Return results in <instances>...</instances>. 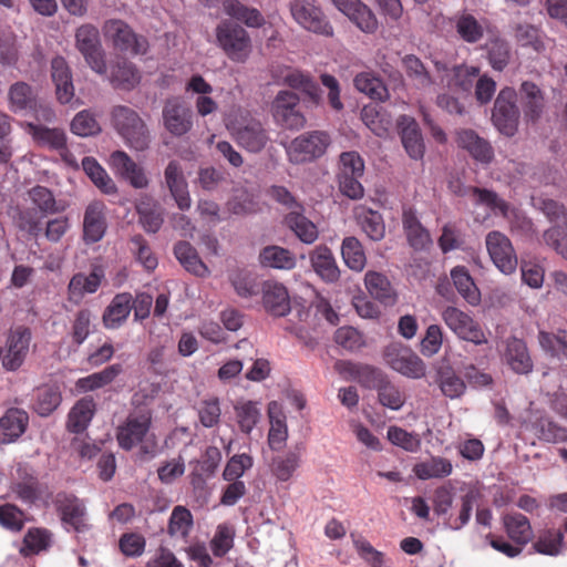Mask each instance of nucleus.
Instances as JSON below:
<instances>
[{"label": "nucleus", "mask_w": 567, "mask_h": 567, "mask_svg": "<svg viewBox=\"0 0 567 567\" xmlns=\"http://www.w3.org/2000/svg\"><path fill=\"white\" fill-rule=\"evenodd\" d=\"M216 41L226 56L235 63H245L251 55L252 42L245 28L230 20L216 27Z\"/></svg>", "instance_id": "f257e3e1"}, {"label": "nucleus", "mask_w": 567, "mask_h": 567, "mask_svg": "<svg viewBox=\"0 0 567 567\" xmlns=\"http://www.w3.org/2000/svg\"><path fill=\"white\" fill-rule=\"evenodd\" d=\"M112 122L125 143L136 150L148 147L151 137L145 122L136 111L125 105H117L112 111Z\"/></svg>", "instance_id": "f03ea898"}, {"label": "nucleus", "mask_w": 567, "mask_h": 567, "mask_svg": "<svg viewBox=\"0 0 567 567\" xmlns=\"http://www.w3.org/2000/svg\"><path fill=\"white\" fill-rule=\"evenodd\" d=\"M331 144L330 135L324 131L305 132L285 146L289 163L302 165L322 157Z\"/></svg>", "instance_id": "7ed1b4c3"}, {"label": "nucleus", "mask_w": 567, "mask_h": 567, "mask_svg": "<svg viewBox=\"0 0 567 567\" xmlns=\"http://www.w3.org/2000/svg\"><path fill=\"white\" fill-rule=\"evenodd\" d=\"M229 130L236 143L250 153L261 152L270 141L260 120L248 112L239 114L230 123Z\"/></svg>", "instance_id": "20e7f679"}, {"label": "nucleus", "mask_w": 567, "mask_h": 567, "mask_svg": "<svg viewBox=\"0 0 567 567\" xmlns=\"http://www.w3.org/2000/svg\"><path fill=\"white\" fill-rule=\"evenodd\" d=\"M441 318L447 328L461 340L475 346L488 342L487 336L478 321L470 313L454 306H447L441 311Z\"/></svg>", "instance_id": "39448f33"}, {"label": "nucleus", "mask_w": 567, "mask_h": 567, "mask_svg": "<svg viewBox=\"0 0 567 567\" xmlns=\"http://www.w3.org/2000/svg\"><path fill=\"white\" fill-rule=\"evenodd\" d=\"M519 109L517 92L509 86L503 87L494 102L492 121L495 127L506 136H513L518 128Z\"/></svg>", "instance_id": "423d86ee"}, {"label": "nucleus", "mask_w": 567, "mask_h": 567, "mask_svg": "<svg viewBox=\"0 0 567 567\" xmlns=\"http://www.w3.org/2000/svg\"><path fill=\"white\" fill-rule=\"evenodd\" d=\"M75 48L94 72L101 75L106 73L105 53L96 27L93 24L79 27L75 32Z\"/></svg>", "instance_id": "0eeeda50"}, {"label": "nucleus", "mask_w": 567, "mask_h": 567, "mask_svg": "<svg viewBox=\"0 0 567 567\" xmlns=\"http://www.w3.org/2000/svg\"><path fill=\"white\" fill-rule=\"evenodd\" d=\"M52 502L62 524L76 533L89 529L86 506L82 499L72 493L59 492Z\"/></svg>", "instance_id": "6e6552de"}, {"label": "nucleus", "mask_w": 567, "mask_h": 567, "mask_svg": "<svg viewBox=\"0 0 567 567\" xmlns=\"http://www.w3.org/2000/svg\"><path fill=\"white\" fill-rule=\"evenodd\" d=\"M104 34L114 48L131 54H145L148 42L145 37L136 34L132 28L118 19L107 20L103 27Z\"/></svg>", "instance_id": "1a4fd4ad"}, {"label": "nucleus", "mask_w": 567, "mask_h": 567, "mask_svg": "<svg viewBox=\"0 0 567 567\" xmlns=\"http://www.w3.org/2000/svg\"><path fill=\"white\" fill-rule=\"evenodd\" d=\"M299 96L291 91H279L272 101L271 113L275 122L286 130H300L306 117L299 110Z\"/></svg>", "instance_id": "9d476101"}, {"label": "nucleus", "mask_w": 567, "mask_h": 567, "mask_svg": "<svg viewBox=\"0 0 567 567\" xmlns=\"http://www.w3.org/2000/svg\"><path fill=\"white\" fill-rule=\"evenodd\" d=\"M486 249L495 267L505 275L515 272L518 259L509 238L498 231L492 230L485 238Z\"/></svg>", "instance_id": "9b49d317"}, {"label": "nucleus", "mask_w": 567, "mask_h": 567, "mask_svg": "<svg viewBox=\"0 0 567 567\" xmlns=\"http://www.w3.org/2000/svg\"><path fill=\"white\" fill-rule=\"evenodd\" d=\"M151 423L152 413L148 410L130 413L125 422L117 427L116 439L118 445L125 451H131L144 441L150 431Z\"/></svg>", "instance_id": "f8f14e48"}, {"label": "nucleus", "mask_w": 567, "mask_h": 567, "mask_svg": "<svg viewBox=\"0 0 567 567\" xmlns=\"http://www.w3.org/2000/svg\"><path fill=\"white\" fill-rule=\"evenodd\" d=\"M290 12L295 21L308 31L332 37L333 28L326 19L320 8L305 0H295L290 3Z\"/></svg>", "instance_id": "ddd939ff"}, {"label": "nucleus", "mask_w": 567, "mask_h": 567, "mask_svg": "<svg viewBox=\"0 0 567 567\" xmlns=\"http://www.w3.org/2000/svg\"><path fill=\"white\" fill-rule=\"evenodd\" d=\"M164 127L174 136H183L193 126V112L179 97H169L165 101L163 111Z\"/></svg>", "instance_id": "4468645a"}, {"label": "nucleus", "mask_w": 567, "mask_h": 567, "mask_svg": "<svg viewBox=\"0 0 567 567\" xmlns=\"http://www.w3.org/2000/svg\"><path fill=\"white\" fill-rule=\"evenodd\" d=\"M501 358L517 374H528L533 371L534 363L526 342L523 339L511 336L502 341Z\"/></svg>", "instance_id": "2eb2a0df"}, {"label": "nucleus", "mask_w": 567, "mask_h": 567, "mask_svg": "<svg viewBox=\"0 0 567 567\" xmlns=\"http://www.w3.org/2000/svg\"><path fill=\"white\" fill-rule=\"evenodd\" d=\"M384 359L393 370L408 378L419 379L425 374L423 360L409 350L388 349Z\"/></svg>", "instance_id": "dca6fc26"}, {"label": "nucleus", "mask_w": 567, "mask_h": 567, "mask_svg": "<svg viewBox=\"0 0 567 567\" xmlns=\"http://www.w3.org/2000/svg\"><path fill=\"white\" fill-rule=\"evenodd\" d=\"M18 478L10 484V492L24 504L33 505L40 499L47 487L40 483L38 477L25 468H18Z\"/></svg>", "instance_id": "f3484780"}, {"label": "nucleus", "mask_w": 567, "mask_h": 567, "mask_svg": "<svg viewBox=\"0 0 567 567\" xmlns=\"http://www.w3.org/2000/svg\"><path fill=\"white\" fill-rule=\"evenodd\" d=\"M164 178L178 208L181 210H188L190 208L192 199L182 165L177 161H171L168 163L164 171Z\"/></svg>", "instance_id": "a211bd4d"}, {"label": "nucleus", "mask_w": 567, "mask_h": 567, "mask_svg": "<svg viewBox=\"0 0 567 567\" xmlns=\"http://www.w3.org/2000/svg\"><path fill=\"white\" fill-rule=\"evenodd\" d=\"M31 332L28 328H18L8 337V351L3 358L2 364L9 371L19 369L29 351Z\"/></svg>", "instance_id": "6ab92c4d"}, {"label": "nucleus", "mask_w": 567, "mask_h": 567, "mask_svg": "<svg viewBox=\"0 0 567 567\" xmlns=\"http://www.w3.org/2000/svg\"><path fill=\"white\" fill-rule=\"evenodd\" d=\"M262 306L275 317H284L290 311V298L287 288L277 281L267 280L261 286Z\"/></svg>", "instance_id": "aec40b11"}, {"label": "nucleus", "mask_w": 567, "mask_h": 567, "mask_svg": "<svg viewBox=\"0 0 567 567\" xmlns=\"http://www.w3.org/2000/svg\"><path fill=\"white\" fill-rule=\"evenodd\" d=\"M110 165L116 174L130 182L134 188H145L148 178L144 169L137 165L125 152L115 151L110 156Z\"/></svg>", "instance_id": "412c9836"}, {"label": "nucleus", "mask_w": 567, "mask_h": 567, "mask_svg": "<svg viewBox=\"0 0 567 567\" xmlns=\"http://www.w3.org/2000/svg\"><path fill=\"white\" fill-rule=\"evenodd\" d=\"M51 79L55 86L56 99L61 104L70 103L74 97L72 71L63 56L51 61Z\"/></svg>", "instance_id": "4be33fe9"}, {"label": "nucleus", "mask_w": 567, "mask_h": 567, "mask_svg": "<svg viewBox=\"0 0 567 567\" xmlns=\"http://www.w3.org/2000/svg\"><path fill=\"white\" fill-rule=\"evenodd\" d=\"M456 143L458 147L467 151L477 162L489 164L494 158V150L489 142L478 136L473 130L462 128L457 131Z\"/></svg>", "instance_id": "5701e85b"}, {"label": "nucleus", "mask_w": 567, "mask_h": 567, "mask_svg": "<svg viewBox=\"0 0 567 567\" xmlns=\"http://www.w3.org/2000/svg\"><path fill=\"white\" fill-rule=\"evenodd\" d=\"M313 271L324 282H337L340 279V269L332 250L326 245H319L309 254Z\"/></svg>", "instance_id": "b1692460"}, {"label": "nucleus", "mask_w": 567, "mask_h": 567, "mask_svg": "<svg viewBox=\"0 0 567 567\" xmlns=\"http://www.w3.org/2000/svg\"><path fill=\"white\" fill-rule=\"evenodd\" d=\"M106 230L105 205L92 202L85 209L83 220V239L86 244L100 241Z\"/></svg>", "instance_id": "393cba45"}, {"label": "nucleus", "mask_w": 567, "mask_h": 567, "mask_svg": "<svg viewBox=\"0 0 567 567\" xmlns=\"http://www.w3.org/2000/svg\"><path fill=\"white\" fill-rule=\"evenodd\" d=\"M133 308V296L130 292L116 293L102 315L105 329L121 328L127 320Z\"/></svg>", "instance_id": "a878e982"}, {"label": "nucleus", "mask_w": 567, "mask_h": 567, "mask_svg": "<svg viewBox=\"0 0 567 567\" xmlns=\"http://www.w3.org/2000/svg\"><path fill=\"white\" fill-rule=\"evenodd\" d=\"M450 23L457 38L467 44H476L484 38L483 24L467 11L455 13L450 18Z\"/></svg>", "instance_id": "bb28decb"}, {"label": "nucleus", "mask_w": 567, "mask_h": 567, "mask_svg": "<svg viewBox=\"0 0 567 567\" xmlns=\"http://www.w3.org/2000/svg\"><path fill=\"white\" fill-rule=\"evenodd\" d=\"M523 110L524 117L527 122H536L545 106V99L542 90L533 82L524 81L517 93Z\"/></svg>", "instance_id": "cd10ccee"}, {"label": "nucleus", "mask_w": 567, "mask_h": 567, "mask_svg": "<svg viewBox=\"0 0 567 567\" xmlns=\"http://www.w3.org/2000/svg\"><path fill=\"white\" fill-rule=\"evenodd\" d=\"M29 415L17 408L9 409L0 419V443L9 444L19 439L27 430Z\"/></svg>", "instance_id": "c85d7f7f"}, {"label": "nucleus", "mask_w": 567, "mask_h": 567, "mask_svg": "<svg viewBox=\"0 0 567 567\" xmlns=\"http://www.w3.org/2000/svg\"><path fill=\"white\" fill-rule=\"evenodd\" d=\"M399 126L401 128V141L409 156L413 159L422 158L425 147L415 120L405 115L401 116Z\"/></svg>", "instance_id": "c756f323"}, {"label": "nucleus", "mask_w": 567, "mask_h": 567, "mask_svg": "<svg viewBox=\"0 0 567 567\" xmlns=\"http://www.w3.org/2000/svg\"><path fill=\"white\" fill-rule=\"evenodd\" d=\"M402 224L408 243L414 250H425L432 245L430 233L412 209L403 212Z\"/></svg>", "instance_id": "7c9ffc66"}, {"label": "nucleus", "mask_w": 567, "mask_h": 567, "mask_svg": "<svg viewBox=\"0 0 567 567\" xmlns=\"http://www.w3.org/2000/svg\"><path fill=\"white\" fill-rule=\"evenodd\" d=\"M434 382L442 394L451 400L461 398L466 391V383L451 365L436 369Z\"/></svg>", "instance_id": "2f4dec72"}, {"label": "nucleus", "mask_w": 567, "mask_h": 567, "mask_svg": "<svg viewBox=\"0 0 567 567\" xmlns=\"http://www.w3.org/2000/svg\"><path fill=\"white\" fill-rule=\"evenodd\" d=\"M259 264L262 267L292 270L297 265V258L288 248L269 245L264 247L259 252Z\"/></svg>", "instance_id": "473e14b6"}, {"label": "nucleus", "mask_w": 567, "mask_h": 567, "mask_svg": "<svg viewBox=\"0 0 567 567\" xmlns=\"http://www.w3.org/2000/svg\"><path fill=\"white\" fill-rule=\"evenodd\" d=\"M29 133L41 147L65 153L66 135L61 128H50L40 124H29Z\"/></svg>", "instance_id": "72a5a7b5"}, {"label": "nucleus", "mask_w": 567, "mask_h": 567, "mask_svg": "<svg viewBox=\"0 0 567 567\" xmlns=\"http://www.w3.org/2000/svg\"><path fill=\"white\" fill-rule=\"evenodd\" d=\"M95 402L91 396L79 400L69 413L68 430L76 434L85 431L95 413Z\"/></svg>", "instance_id": "f704fd0d"}, {"label": "nucleus", "mask_w": 567, "mask_h": 567, "mask_svg": "<svg viewBox=\"0 0 567 567\" xmlns=\"http://www.w3.org/2000/svg\"><path fill=\"white\" fill-rule=\"evenodd\" d=\"M174 254L181 265L190 274L197 277H207L209 269L200 259L197 250L188 241H178L174 246Z\"/></svg>", "instance_id": "c9c22d12"}, {"label": "nucleus", "mask_w": 567, "mask_h": 567, "mask_svg": "<svg viewBox=\"0 0 567 567\" xmlns=\"http://www.w3.org/2000/svg\"><path fill=\"white\" fill-rule=\"evenodd\" d=\"M223 8L227 16L246 24L248 28H260L265 23V19L259 10L248 7L239 0H225Z\"/></svg>", "instance_id": "e433bc0d"}, {"label": "nucleus", "mask_w": 567, "mask_h": 567, "mask_svg": "<svg viewBox=\"0 0 567 567\" xmlns=\"http://www.w3.org/2000/svg\"><path fill=\"white\" fill-rule=\"evenodd\" d=\"M453 465L449 458L432 456L413 466V473L419 480L444 478L452 474Z\"/></svg>", "instance_id": "4c0bfd02"}, {"label": "nucleus", "mask_w": 567, "mask_h": 567, "mask_svg": "<svg viewBox=\"0 0 567 567\" xmlns=\"http://www.w3.org/2000/svg\"><path fill=\"white\" fill-rule=\"evenodd\" d=\"M343 364L346 371L367 389L378 390L388 380V377L379 368L352 362H344Z\"/></svg>", "instance_id": "58836bf2"}, {"label": "nucleus", "mask_w": 567, "mask_h": 567, "mask_svg": "<svg viewBox=\"0 0 567 567\" xmlns=\"http://www.w3.org/2000/svg\"><path fill=\"white\" fill-rule=\"evenodd\" d=\"M285 224L303 244H313L319 237L317 225L299 212L288 213Z\"/></svg>", "instance_id": "ea45409f"}, {"label": "nucleus", "mask_w": 567, "mask_h": 567, "mask_svg": "<svg viewBox=\"0 0 567 567\" xmlns=\"http://www.w3.org/2000/svg\"><path fill=\"white\" fill-rule=\"evenodd\" d=\"M503 525L508 537L517 545H526L532 539L533 530L530 523L523 514H506L503 517Z\"/></svg>", "instance_id": "a19ab883"}, {"label": "nucleus", "mask_w": 567, "mask_h": 567, "mask_svg": "<svg viewBox=\"0 0 567 567\" xmlns=\"http://www.w3.org/2000/svg\"><path fill=\"white\" fill-rule=\"evenodd\" d=\"M451 278L458 293L471 306H476L481 301V292L475 285L472 276L464 266H456L451 270Z\"/></svg>", "instance_id": "79ce46f5"}, {"label": "nucleus", "mask_w": 567, "mask_h": 567, "mask_svg": "<svg viewBox=\"0 0 567 567\" xmlns=\"http://www.w3.org/2000/svg\"><path fill=\"white\" fill-rule=\"evenodd\" d=\"M29 199L34 206L33 209L41 214V217L59 214L64 207L59 205L54 194L45 186L37 185L28 190Z\"/></svg>", "instance_id": "37998d69"}, {"label": "nucleus", "mask_w": 567, "mask_h": 567, "mask_svg": "<svg viewBox=\"0 0 567 567\" xmlns=\"http://www.w3.org/2000/svg\"><path fill=\"white\" fill-rule=\"evenodd\" d=\"M62 400L58 385L44 384L34 392L33 410L41 416L50 415L60 405Z\"/></svg>", "instance_id": "c03bdc74"}, {"label": "nucleus", "mask_w": 567, "mask_h": 567, "mask_svg": "<svg viewBox=\"0 0 567 567\" xmlns=\"http://www.w3.org/2000/svg\"><path fill=\"white\" fill-rule=\"evenodd\" d=\"M301 462V450L296 447L284 455L272 458L270 468L272 475L280 482L289 481Z\"/></svg>", "instance_id": "a18cd8bd"}, {"label": "nucleus", "mask_w": 567, "mask_h": 567, "mask_svg": "<svg viewBox=\"0 0 567 567\" xmlns=\"http://www.w3.org/2000/svg\"><path fill=\"white\" fill-rule=\"evenodd\" d=\"M355 214L362 230L370 239L379 241L384 237L385 226L380 213L360 206L357 208Z\"/></svg>", "instance_id": "49530a36"}, {"label": "nucleus", "mask_w": 567, "mask_h": 567, "mask_svg": "<svg viewBox=\"0 0 567 567\" xmlns=\"http://www.w3.org/2000/svg\"><path fill=\"white\" fill-rule=\"evenodd\" d=\"M103 276V271L99 268L93 269L89 275L75 274L69 282L70 296L81 299L85 293H94L101 286Z\"/></svg>", "instance_id": "de8ad7c7"}, {"label": "nucleus", "mask_w": 567, "mask_h": 567, "mask_svg": "<svg viewBox=\"0 0 567 567\" xmlns=\"http://www.w3.org/2000/svg\"><path fill=\"white\" fill-rule=\"evenodd\" d=\"M140 79L137 69L127 60H118L111 68L110 80L116 89L131 90L138 84Z\"/></svg>", "instance_id": "09e8293b"}, {"label": "nucleus", "mask_w": 567, "mask_h": 567, "mask_svg": "<svg viewBox=\"0 0 567 567\" xmlns=\"http://www.w3.org/2000/svg\"><path fill=\"white\" fill-rule=\"evenodd\" d=\"M274 78L279 80V76L274 74ZM284 84L305 92L308 94L315 102L319 100V86L318 84L308 75L298 70L287 69L284 74L280 76Z\"/></svg>", "instance_id": "8fccbe9b"}, {"label": "nucleus", "mask_w": 567, "mask_h": 567, "mask_svg": "<svg viewBox=\"0 0 567 567\" xmlns=\"http://www.w3.org/2000/svg\"><path fill=\"white\" fill-rule=\"evenodd\" d=\"M122 365L115 363L106 367L100 372L92 373L87 377L80 378L76 381V388L83 392L94 391L112 383L122 372Z\"/></svg>", "instance_id": "3c124183"}, {"label": "nucleus", "mask_w": 567, "mask_h": 567, "mask_svg": "<svg viewBox=\"0 0 567 567\" xmlns=\"http://www.w3.org/2000/svg\"><path fill=\"white\" fill-rule=\"evenodd\" d=\"M82 167L93 184L104 194L116 193V185L94 157H84Z\"/></svg>", "instance_id": "603ef678"}, {"label": "nucleus", "mask_w": 567, "mask_h": 567, "mask_svg": "<svg viewBox=\"0 0 567 567\" xmlns=\"http://www.w3.org/2000/svg\"><path fill=\"white\" fill-rule=\"evenodd\" d=\"M341 255L344 264L353 271H362L367 257L362 244L353 236L346 237L341 245Z\"/></svg>", "instance_id": "864d4df0"}, {"label": "nucleus", "mask_w": 567, "mask_h": 567, "mask_svg": "<svg viewBox=\"0 0 567 567\" xmlns=\"http://www.w3.org/2000/svg\"><path fill=\"white\" fill-rule=\"evenodd\" d=\"M228 278L236 293L241 298H250L261 291L256 276L246 269H235Z\"/></svg>", "instance_id": "5fc2aeb1"}, {"label": "nucleus", "mask_w": 567, "mask_h": 567, "mask_svg": "<svg viewBox=\"0 0 567 567\" xmlns=\"http://www.w3.org/2000/svg\"><path fill=\"white\" fill-rule=\"evenodd\" d=\"M364 284L369 293L381 302L388 303L394 300L392 286L383 274L368 271L364 277Z\"/></svg>", "instance_id": "6e6d98bb"}, {"label": "nucleus", "mask_w": 567, "mask_h": 567, "mask_svg": "<svg viewBox=\"0 0 567 567\" xmlns=\"http://www.w3.org/2000/svg\"><path fill=\"white\" fill-rule=\"evenodd\" d=\"M353 83L358 91L373 100L383 101L388 97V90L382 80L372 72H361L357 74Z\"/></svg>", "instance_id": "4d7b16f0"}, {"label": "nucleus", "mask_w": 567, "mask_h": 567, "mask_svg": "<svg viewBox=\"0 0 567 567\" xmlns=\"http://www.w3.org/2000/svg\"><path fill=\"white\" fill-rule=\"evenodd\" d=\"M51 537L52 534L47 528H29L23 537V547L20 550L21 554L23 556H29L48 549L51 543Z\"/></svg>", "instance_id": "13d9d810"}, {"label": "nucleus", "mask_w": 567, "mask_h": 567, "mask_svg": "<svg viewBox=\"0 0 567 567\" xmlns=\"http://www.w3.org/2000/svg\"><path fill=\"white\" fill-rule=\"evenodd\" d=\"M347 17L363 33L373 34L379 28L377 16L362 1L355 4Z\"/></svg>", "instance_id": "bf43d9fd"}, {"label": "nucleus", "mask_w": 567, "mask_h": 567, "mask_svg": "<svg viewBox=\"0 0 567 567\" xmlns=\"http://www.w3.org/2000/svg\"><path fill=\"white\" fill-rule=\"evenodd\" d=\"M193 527V515L188 508L178 505L172 511L167 533L172 537L186 538Z\"/></svg>", "instance_id": "052dcab7"}, {"label": "nucleus", "mask_w": 567, "mask_h": 567, "mask_svg": "<svg viewBox=\"0 0 567 567\" xmlns=\"http://www.w3.org/2000/svg\"><path fill=\"white\" fill-rule=\"evenodd\" d=\"M10 110L14 113L31 109L35 96L31 85L25 82H17L9 89Z\"/></svg>", "instance_id": "680f3d73"}, {"label": "nucleus", "mask_w": 567, "mask_h": 567, "mask_svg": "<svg viewBox=\"0 0 567 567\" xmlns=\"http://www.w3.org/2000/svg\"><path fill=\"white\" fill-rule=\"evenodd\" d=\"M485 48L491 66L496 71H503L511 59V49L507 41L496 37L491 39Z\"/></svg>", "instance_id": "e2e57ef3"}, {"label": "nucleus", "mask_w": 567, "mask_h": 567, "mask_svg": "<svg viewBox=\"0 0 567 567\" xmlns=\"http://www.w3.org/2000/svg\"><path fill=\"white\" fill-rule=\"evenodd\" d=\"M241 432L249 434L260 419V410L252 401L238 402L234 406Z\"/></svg>", "instance_id": "0e129e2a"}, {"label": "nucleus", "mask_w": 567, "mask_h": 567, "mask_svg": "<svg viewBox=\"0 0 567 567\" xmlns=\"http://www.w3.org/2000/svg\"><path fill=\"white\" fill-rule=\"evenodd\" d=\"M25 525V513L16 504L0 505V526L7 530L19 533Z\"/></svg>", "instance_id": "69168bd1"}, {"label": "nucleus", "mask_w": 567, "mask_h": 567, "mask_svg": "<svg viewBox=\"0 0 567 567\" xmlns=\"http://www.w3.org/2000/svg\"><path fill=\"white\" fill-rule=\"evenodd\" d=\"M130 250L146 270L152 271L157 267V258L153 254L147 240L142 235L138 234L131 237Z\"/></svg>", "instance_id": "338daca9"}, {"label": "nucleus", "mask_w": 567, "mask_h": 567, "mask_svg": "<svg viewBox=\"0 0 567 567\" xmlns=\"http://www.w3.org/2000/svg\"><path fill=\"white\" fill-rule=\"evenodd\" d=\"M544 244L567 260V224L554 225L543 233Z\"/></svg>", "instance_id": "774afa93"}]
</instances>
